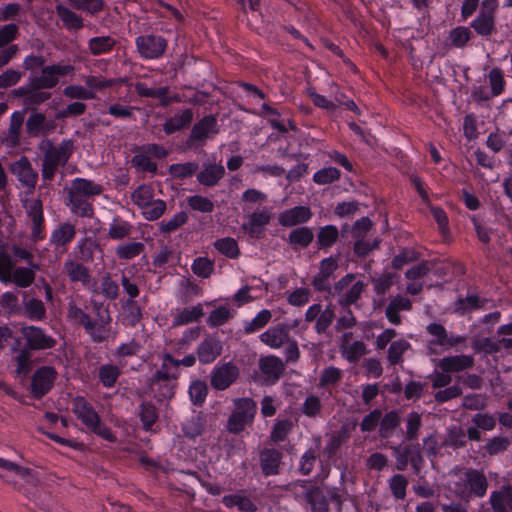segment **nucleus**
I'll use <instances>...</instances> for the list:
<instances>
[{"instance_id":"f257e3e1","label":"nucleus","mask_w":512,"mask_h":512,"mask_svg":"<svg viewBox=\"0 0 512 512\" xmlns=\"http://www.w3.org/2000/svg\"><path fill=\"white\" fill-rule=\"evenodd\" d=\"M289 486L295 500L310 512H329L330 502L338 510L342 508L344 489L335 486L321 487L309 480H296Z\"/></svg>"},{"instance_id":"f03ea898","label":"nucleus","mask_w":512,"mask_h":512,"mask_svg":"<svg viewBox=\"0 0 512 512\" xmlns=\"http://www.w3.org/2000/svg\"><path fill=\"white\" fill-rule=\"evenodd\" d=\"M20 333L25 346L20 348V340L16 339L11 350L16 353L13 357L16 365L15 373L26 377L33 368L32 352L53 349L57 345V340L44 328L35 325H23Z\"/></svg>"},{"instance_id":"7ed1b4c3","label":"nucleus","mask_w":512,"mask_h":512,"mask_svg":"<svg viewBox=\"0 0 512 512\" xmlns=\"http://www.w3.org/2000/svg\"><path fill=\"white\" fill-rule=\"evenodd\" d=\"M72 412L84 425L86 432L110 443L117 441V437L111 428L105 424L94 406L84 396H76L72 400Z\"/></svg>"},{"instance_id":"20e7f679","label":"nucleus","mask_w":512,"mask_h":512,"mask_svg":"<svg viewBox=\"0 0 512 512\" xmlns=\"http://www.w3.org/2000/svg\"><path fill=\"white\" fill-rule=\"evenodd\" d=\"M178 377L161 362L150 379L149 387L158 403L169 402L176 393Z\"/></svg>"},{"instance_id":"39448f33","label":"nucleus","mask_w":512,"mask_h":512,"mask_svg":"<svg viewBox=\"0 0 512 512\" xmlns=\"http://www.w3.org/2000/svg\"><path fill=\"white\" fill-rule=\"evenodd\" d=\"M235 409L231 413L227 421V429L229 432L239 434L245 430L247 425H251L254 421L257 404L252 398H238L235 400Z\"/></svg>"},{"instance_id":"423d86ee","label":"nucleus","mask_w":512,"mask_h":512,"mask_svg":"<svg viewBox=\"0 0 512 512\" xmlns=\"http://www.w3.org/2000/svg\"><path fill=\"white\" fill-rule=\"evenodd\" d=\"M58 373L53 366L38 367L31 377L30 393L36 400L42 399L54 387Z\"/></svg>"},{"instance_id":"0eeeda50","label":"nucleus","mask_w":512,"mask_h":512,"mask_svg":"<svg viewBox=\"0 0 512 512\" xmlns=\"http://www.w3.org/2000/svg\"><path fill=\"white\" fill-rule=\"evenodd\" d=\"M239 375L240 370L232 361L217 364L210 374L211 387L217 391H224L236 382Z\"/></svg>"},{"instance_id":"6e6552de","label":"nucleus","mask_w":512,"mask_h":512,"mask_svg":"<svg viewBox=\"0 0 512 512\" xmlns=\"http://www.w3.org/2000/svg\"><path fill=\"white\" fill-rule=\"evenodd\" d=\"M497 9V0H484L480 12L471 27L477 34L488 37L495 31V12Z\"/></svg>"},{"instance_id":"1a4fd4ad","label":"nucleus","mask_w":512,"mask_h":512,"mask_svg":"<svg viewBox=\"0 0 512 512\" xmlns=\"http://www.w3.org/2000/svg\"><path fill=\"white\" fill-rule=\"evenodd\" d=\"M135 44L139 55L148 60L161 57L167 48V40L154 34L138 36Z\"/></svg>"},{"instance_id":"9d476101","label":"nucleus","mask_w":512,"mask_h":512,"mask_svg":"<svg viewBox=\"0 0 512 512\" xmlns=\"http://www.w3.org/2000/svg\"><path fill=\"white\" fill-rule=\"evenodd\" d=\"M73 71L74 67L72 65H49L42 68L40 76L31 77V81L49 90L58 85L60 77L66 76Z\"/></svg>"},{"instance_id":"9b49d317","label":"nucleus","mask_w":512,"mask_h":512,"mask_svg":"<svg viewBox=\"0 0 512 512\" xmlns=\"http://www.w3.org/2000/svg\"><path fill=\"white\" fill-rule=\"evenodd\" d=\"M222 351V341L214 335H207L198 344L196 355L200 364L209 365L222 354Z\"/></svg>"},{"instance_id":"f8f14e48","label":"nucleus","mask_w":512,"mask_h":512,"mask_svg":"<svg viewBox=\"0 0 512 512\" xmlns=\"http://www.w3.org/2000/svg\"><path fill=\"white\" fill-rule=\"evenodd\" d=\"M218 133L217 119L213 115L205 116L203 119L194 124L188 143H203L208 138Z\"/></svg>"},{"instance_id":"ddd939ff","label":"nucleus","mask_w":512,"mask_h":512,"mask_svg":"<svg viewBox=\"0 0 512 512\" xmlns=\"http://www.w3.org/2000/svg\"><path fill=\"white\" fill-rule=\"evenodd\" d=\"M312 216L313 213L308 206L299 205L281 212L278 223L283 227H294L309 222Z\"/></svg>"},{"instance_id":"4468645a","label":"nucleus","mask_w":512,"mask_h":512,"mask_svg":"<svg viewBox=\"0 0 512 512\" xmlns=\"http://www.w3.org/2000/svg\"><path fill=\"white\" fill-rule=\"evenodd\" d=\"M110 322L111 318L109 315H107L106 319L101 316L98 320L90 317L82 327L93 343L101 344L109 337Z\"/></svg>"},{"instance_id":"2eb2a0df","label":"nucleus","mask_w":512,"mask_h":512,"mask_svg":"<svg viewBox=\"0 0 512 512\" xmlns=\"http://www.w3.org/2000/svg\"><path fill=\"white\" fill-rule=\"evenodd\" d=\"M283 454L276 448H264L259 453L260 468L265 477L280 473Z\"/></svg>"},{"instance_id":"dca6fc26","label":"nucleus","mask_w":512,"mask_h":512,"mask_svg":"<svg viewBox=\"0 0 512 512\" xmlns=\"http://www.w3.org/2000/svg\"><path fill=\"white\" fill-rule=\"evenodd\" d=\"M474 366V358L471 355L460 354L446 356L439 360L438 367L444 373H456L470 369Z\"/></svg>"},{"instance_id":"f3484780","label":"nucleus","mask_w":512,"mask_h":512,"mask_svg":"<svg viewBox=\"0 0 512 512\" xmlns=\"http://www.w3.org/2000/svg\"><path fill=\"white\" fill-rule=\"evenodd\" d=\"M465 483L472 496L482 498L486 495L488 481L482 471L474 468L467 469L465 472Z\"/></svg>"},{"instance_id":"a211bd4d","label":"nucleus","mask_w":512,"mask_h":512,"mask_svg":"<svg viewBox=\"0 0 512 512\" xmlns=\"http://www.w3.org/2000/svg\"><path fill=\"white\" fill-rule=\"evenodd\" d=\"M121 322L125 327H136L143 318V308L133 299L121 300Z\"/></svg>"},{"instance_id":"6ab92c4d","label":"nucleus","mask_w":512,"mask_h":512,"mask_svg":"<svg viewBox=\"0 0 512 512\" xmlns=\"http://www.w3.org/2000/svg\"><path fill=\"white\" fill-rule=\"evenodd\" d=\"M40 148L45 153V160H68L73 152L74 145L71 140H65L58 146L49 140H44Z\"/></svg>"},{"instance_id":"aec40b11","label":"nucleus","mask_w":512,"mask_h":512,"mask_svg":"<svg viewBox=\"0 0 512 512\" xmlns=\"http://www.w3.org/2000/svg\"><path fill=\"white\" fill-rule=\"evenodd\" d=\"M83 263L76 259H67L64 262L63 271L71 283L87 285L90 282V270Z\"/></svg>"},{"instance_id":"412c9836","label":"nucleus","mask_w":512,"mask_h":512,"mask_svg":"<svg viewBox=\"0 0 512 512\" xmlns=\"http://www.w3.org/2000/svg\"><path fill=\"white\" fill-rule=\"evenodd\" d=\"M489 503L493 512H512V486L502 485L500 489L492 491Z\"/></svg>"},{"instance_id":"4be33fe9","label":"nucleus","mask_w":512,"mask_h":512,"mask_svg":"<svg viewBox=\"0 0 512 512\" xmlns=\"http://www.w3.org/2000/svg\"><path fill=\"white\" fill-rule=\"evenodd\" d=\"M68 201L70 211L74 215L82 218H92L94 216V208L90 198L82 196L70 189Z\"/></svg>"},{"instance_id":"5701e85b","label":"nucleus","mask_w":512,"mask_h":512,"mask_svg":"<svg viewBox=\"0 0 512 512\" xmlns=\"http://www.w3.org/2000/svg\"><path fill=\"white\" fill-rule=\"evenodd\" d=\"M24 123V112L16 111L11 115L9 128L1 137V142L14 148L20 144V133Z\"/></svg>"},{"instance_id":"b1692460","label":"nucleus","mask_w":512,"mask_h":512,"mask_svg":"<svg viewBox=\"0 0 512 512\" xmlns=\"http://www.w3.org/2000/svg\"><path fill=\"white\" fill-rule=\"evenodd\" d=\"M259 368L265 378L272 383L278 381L285 371L283 361L273 355L262 357L259 361Z\"/></svg>"},{"instance_id":"393cba45","label":"nucleus","mask_w":512,"mask_h":512,"mask_svg":"<svg viewBox=\"0 0 512 512\" xmlns=\"http://www.w3.org/2000/svg\"><path fill=\"white\" fill-rule=\"evenodd\" d=\"M289 336L288 327L284 324H278L277 326L268 328L259 336V339L270 348L278 349L284 345Z\"/></svg>"},{"instance_id":"a878e982","label":"nucleus","mask_w":512,"mask_h":512,"mask_svg":"<svg viewBox=\"0 0 512 512\" xmlns=\"http://www.w3.org/2000/svg\"><path fill=\"white\" fill-rule=\"evenodd\" d=\"M487 300L477 294H468L466 297L459 296L454 302V312L465 316L473 311L483 309Z\"/></svg>"},{"instance_id":"bb28decb","label":"nucleus","mask_w":512,"mask_h":512,"mask_svg":"<svg viewBox=\"0 0 512 512\" xmlns=\"http://www.w3.org/2000/svg\"><path fill=\"white\" fill-rule=\"evenodd\" d=\"M76 228L70 222L60 223L50 235V244L56 248L66 247L75 237Z\"/></svg>"},{"instance_id":"cd10ccee","label":"nucleus","mask_w":512,"mask_h":512,"mask_svg":"<svg viewBox=\"0 0 512 512\" xmlns=\"http://www.w3.org/2000/svg\"><path fill=\"white\" fill-rule=\"evenodd\" d=\"M242 493L243 490L235 494H228L223 496L222 504L229 509L237 507V509L241 512H256L258 509L257 505L252 501L250 497L243 495Z\"/></svg>"},{"instance_id":"c85d7f7f","label":"nucleus","mask_w":512,"mask_h":512,"mask_svg":"<svg viewBox=\"0 0 512 512\" xmlns=\"http://www.w3.org/2000/svg\"><path fill=\"white\" fill-rule=\"evenodd\" d=\"M314 240L312 228L300 226L292 229L288 236V243L294 250L307 248Z\"/></svg>"},{"instance_id":"c756f323","label":"nucleus","mask_w":512,"mask_h":512,"mask_svg":"<svg viewBox=\"0 0 512 512\" xmlns=\"http://www.w3.org/2000/svg\"><path fill=\"white\" fill-rule=\"evenodd\" d=\"M224 174L225 169L221 165V162H209V165L198 173L197 180L200 184L211 187L216 185Z\"/></svg>"},{"instance_id":"7c9ffc66","label":"nucleus","mask_w":512,"mask_h":512,"mask_svg":"<svg viewBox=\"0 0 512 512\" xmlns=\"http://www.w3.org/2000/svg\"><path fill=\"white\" fill-rule=\"evenodd\" d=\"M339 229L332 224L319 228L317 232L316 244L319 250L328 251L339 239Z\"/></svg>"},{"instance_id":"2f4dec72","label":"nucleus","mask_w":512,"mask_h":512,"mask_svg":"<svg viewBox=\"0 0 512 512\" xmlns=\"http://www.w3.org/2000/svg\"><path fill=\"white\" fill-rule=\"evenodd\" d=\"M98 248V243L92 237L82 238L73 250L74 258L84 263H90L94 260V252Z\"/></svg>"},{"instance_id":"473e14b6","label":"nucleus","mask_w":512,"mask_h":512,"mask_svg":"<svg viewBox=\"0 0 512 512\" xmlns=\"http://www.w3.org/2000/svg\"><path fill=\"white\" fill-rule=\"evenodd\" d=\"M55 124L51 121L50 128H46V117L42 113L31 114L26 121V131L31 137L45 135L54 130Z\"/></svg>"},{"instance_id":"72a5a7b5","label":"nucleus","mask_w":512,"mask_h":512,"mask_svg":"<svg viewBox=\"0 0 512 512\" xmlns=\"http://www.w3.org/2000/svg\"><path fill=\"white\" fill-rule=\"evenodd\" d=\"M204 316V310L199 303L193 307H185L182 311L173 317L174 327L187 325L199 321Z\"/></svg>"},{"instance_id":"f704fd0d","label":"nucleus","mask_w":512,"mask_h":512,"mask_svg":"<svg viewBox=\"0 0 512 512\" xmlns=\"http://www.w3.org/2000/svg\"><path fill=\"white\" fill-rule=\"evenodd\" d=\"M206 424L203 414H193L191 417L186 418L182 423L183 434L189 439H195L200 436Z\"/></svg>"},{"instance_id":"c9c22d12","label":"nucleus","mask_w":512,"mask_h":512,"mask_svg":"<svg viewBox=\"0 0 512 512\" xmlns=\"http://www.w3.org/2000/svg\"><path fill=\"white\" fill-rule=\"evenodd\" d=\"M55 10L68 30H80L84 27L83 18L63 4L56 5Z\"/></svg>"},{"instance_id":"e433bc0d","label":"nucleus","mask_w":512,"mask_h":512,"mask_svg":"<svg viewBox=\"0 0 512 512\" xmlns=\"http://www.w3.org/2000/svg\"><path fill=\"white\" fill-rule=\"evenodd\" d=\"M198 360L196 353H191L183 357L182 359L174 358L170 353H164L162 355V363L166 364V367L172 371L178 378L180 377V367H193Z\"/></svg>"},{"instance_id":"4c0bfd02","label":"nucleus","mask_w":512,"mask_h":512,"mask_svg":"<svg viewBox=\"0 0 512 512\" xmlns=\"http://www.w3.org/2000/svg\"><path fill=\"white\" fill-rule=\"evenodd\" d=\"M321 447L320 438L315 440V447L307 449L299 460L298 472L303 476H309L314 469L318 451Z\"/></svg>"},{"instance_id":"58836bf2","label":"nucleus","mask_w":512,"mask_h":512,"mask_svg":"<svg viewBox=\"0 0 512 512\" xmlns=\"http://www.w3.org/2000/svg\"><path fill=\"white\" fill-rule=\"evenodd\" d=\"M193 120V112L190 109H185L179 114H175L173 117L169 118L163 129L166 134H172L176 131H179L185 127H188Z\"/></svg>"},{"instance_id":"ea45409f","label":"nucleus","mask_w":512,"mask_h":512,"mask_svg":"<svg viewBox=\"0 0 512 512\" xmlns=\"http://www.w3.org/2000/svg\"><path fill=\"white\" fill-rule=\"evenodd\" d=\"M121 373L117 365L102 364L98 368V380L104 388L111 389L116 385Z\"/></svg>"},{"instance_id":"a19ab883","label":"nucleus","mask_w":512,"mask_h":512,"mask_svg":"<svg viewBox=\"0 0 512 512\" xmlns=\"http://www.w3.org/2000/svg\"><path fill=\"white\" fill-rule=\"evenodd\" d=\"M116 44V39L111 36L93 37L88 41V50L93 56H99L112 51Z\"/></svg>"},{"instance_id":"79ce46f5","label":"nucleus","mask_w":512,"mask_h":512,"mask_svg":"<svg viewBox=\"0 0 512 512\" xmlns=\"http://www.w3.org/2000/svg\"><path fill=\"white\" fill-rule=\"evenodd\" d=\"M133 232V226L120 217H115L109 224L108 238L111 240H123L129 238Z\"/></svg>"},{"instance_id":"37998d69","label":"nucleus","mask_w":512,"mask_h":512,"mask_svg":"<svg viewBox=\"0 0 512 512\" xmlns=\"http://www.w3.org/2000/svg\"><path fill=\"white\" fill-rule=\"evenodd\" d=\"M24 315L31 321H42L46 318V307L44 303L37 298L23 300Z\"/></svg>"},{"instance_id":"c03bdc74","label":"nucleus","mask_w":512,"mask_h":512,"mask_svg":"<svg viewBox=\"0 0 512 512\" xmlns=\"http://www.w3.org/2000/svg\"><path fill=\"white\" fill-rule=\"evenodd\" d=\"M188 395L194 406H203L208 395L207 383L201 379L192 380L188 387Z\"/></svg>"},{"instance_id":"a18cd8bd","label":"nucleus","mask_w":512,"mask_h":512,"mask_svg":"<svg viewBox=\"0 0 512 512\" xmlns=\"http://www.w3.org/2000/svg\"><path fill=\"white\" fill-rule=\"evenodd\" d=\"M71 190L90 198L100 195L103 192V187L92 180L76 178L73 180Z\"/></svg>"},{"instance_id":"49530a36","label":"nucleus","mask_w":512,"mask_h":512,"mask_svg":"<svg viewBox=\"0 0 512 512\" xmlns=\"http://www.w3.org/2000/svg\"><path fill=\"white\" fill-rule=\"evenodd\" d=\"M366 284L358 280L352 284L350 289L346 292H343L338 298V304L342 309L347 308L353 304H356L357 301L361 298L362 293L364 292Z\"/></svg>"},{"instance_id":"de8ad7c7","label":"nucleus","mask_w":512,"mask_h":512,"mask_svg":"<svg viewBox=\"0 0 512 512\" xmlns=\"http://www.w3.org/2000/svg\"><path fill=\"white\" fill-rule=\"evenodd\" d=\"M272 313L268 309L260 310L250 321H244L243 332L246 335L253 334L263 329L271 320Z\"/></svg>"},{"instance_id":"09e8293b","label":"nucleus","mask_w":512,"mask_h":512,"mask_svg":"<svg viewBox=\"0 0 512 512\" xmlns=\"http://www.w3.org/2000/svg\"><path fill=\"white\" fill-rule=\"evenodd\" d=\"M138 415L145 431H150L158 420L157 408L149 401H144L139 405Z\"/></svg>"},{"instance_id":"8fccbe9b","label":"nucleus","mask_w":512,"mask_h":512,"mask_svg":"<svg viewBox=\"0 0 512 512\" xmlns=\"http://www.w3.org/2000/svg\"><path fill=\"white\" fill-rule=\"evenodd\" d=\"M52 94L47 89L40 87L31 81V89L26 101V109L36 111L38 106L51 98Z\"/></svg>"},{"instance_id":"3c124183","label":"nucleus","mask_w":512,"mask_h":512,"mask_svg":"<svg viewBox=\"0 0 512 512\" xmlns=\"http://www.w3.org/2000/svg\"><path fill=\"white\" fill-rule=\"evenodd\" d=\"M419 444H409L405 445L404 447L397 446L393 450V454L396 458V469L398 471H404L406 470L408 464L410 463L412 456L414 455L415 451L419 448Z\"/></svg>"},{"instance_id":"603ef678","label":"nucleus","mask_w":512,"mask_h":512,"mask_svg":"<svg viewBox=\"0 0 512 512\" xmlns=\"http://www.w3.org/2000/svg\"><path fill=\"white\" fill-rule=\"evenodd\" d=\"M144 249L145 245L142 242L121 243L115 248V255L119 260H131L139 256Z\"/></svg>"},{"instance_id":"864d4df0","label":"nucleus","mask_w":512,"mask_h":512,"mask_svg":"<svg viewBox=\"0 0 512 512\" xmlns=\"http://www.w3.org/2000/svg\"><path fill=\"white\" fill-rule=\"evenodd\" d=\"M214 248L229 259H237L240 256V249L236 239L232 237L219 238L214 242Z\"/></svg>"},{"instance_id":"5fc2aeb1","label":"nucleus","mask_w":512,"mask_h":512,"mask_svg":"<svg viewBox=\"0 0 512 512\" xmlns=\"http://www.w3.org/2000/svg\"><path fill=\"white\" fill-rule=\"evenodd\" d=\"M18 167V179L19 181L28 188H34L38 174L31 167V162H13V169Z\"/></svg>"},{"instance_id":"6e6d98bb","label":"nucleus","mask_w":512,"mask_h":512,"mask_svg":"<svg viewBox=\"0 0 512 512\" xmlns=\"http://www.w3.org/2000/svg\"><path fill=\"white\" fill-rule=\"evenodd\" d=\"M400 424V417L397 411L391 410L381 417L379 421V434L382 438L392 436L394 430Z\"/></svg>"},{"instance_id":"4d7b16f0","label":"nucleus","mask_w":512,"mask_h":512,"mask_svg":"<svg viewBox=\"0 0 512 512\" xmlns=\"http://www.w3.org/2000/svg\"><path fill=\"white\" fill-rule=\"evenodd\" d=\"M67 2L75 10L83 11L91 15L99 14L106 7L104 0H67Z\"/></svg>"},{"instance_id":"13d9d810","label":"nucleus","mask_w":512,"mask_h":512,"mask_svg":"<svg viewBox=\"0 0 512 512\" xmlns=\"http://www.w3.org/2000/svg\"><path fill=\"white\" fill-rule=\"evenodd\" d=\"M35 279V273L32 269L27 267H16L13 269L10 276V283H14L20 288L29 287Z\"/></svg>"},{"instance_id":"bf43d9fd","label":"nucleus","mask_w":512,"mask_h":512,"mask_svg":"<svg viewBox=\"0 0 512 512\" xmlns=\"http://www.w3.org/2000/svg\"><path fill=\"white\" fill-rule=\"evenodd\" d=\"M411 348V344L405 339L391 342L387 359L391 365H398L403 362V354Z\"/></svg>"},{"instance_id":"052dcab7","label":"nucleus","mask_w":512,"mask_h":512,"mask_svg":"<svg viewBox=\"0 0 512 512\" xmlns=\"http://www.w3.org/2000/svg\"><path fill=\"white\" fill-rule=\"evenodd\" d=\"M426 331L431 336L435 337V339H432L429 341V350L431 353H433L432 346L437 345L444 347L446 344V341L448 340V332L446 328L439 323H430L426 327Z\"/></svg>"},{"instance_id":"680f3d73","label":"nucleus","mask_w":512,"mask_h":512,"mask_svg":"<svg viewBox=\"0 0 512 512\" xmlns=\"http://www.w3.org/2000/svg\"><path fill=\"white\" fill-rule=\"evenodd\" d=\"M389 489L396 500H404L407 495L408 480L402 474H394L389 480Z\"/></svg>"},{"instance_id":"e2e57ef3","label":"nucleus","mask_w":512,"mask_h":512,"mask_svg":"<svg viewBox=\"0 0 512 512\" xmlns=\"http://www.w3.org/2000/svg\"><path fill=\"white\" fill-rule=\"evenodd\" d=\"M422 427V417L418 412L412 411L407 415L405 440L417 441Z\"/></svg>"},{"instance_id":"0e129e2a","label":"nucleus","mask_w":512,"mask_h":512,"mask_svg":"<svg viewBox=\"0 0 512 512\" xmlns=\"http://www.w3.org/2000/svg\"><path fill=\"white\" fill-rule=\"evenodd\" d=\"M293 424L290 419L277 420L270 432V439L273 443L283 442L292 430Z\"/></svg>"},{"instance_id":"69168bd1","label":"nucleus","mask_w":512,"mask_h":512,"mask_svg":"<svg viewBox=\"0 0 512 512\" xmlns=\"http://www.w3.org/2000/svg\"><path fill=\"white\" fill-rule=\"evenodd\" d=\"M367 352L366 345L363 341H354L350 344L342 345V354L350 363H356Z\"/></svg>"},{"instance_id":"338daca9","label":"nucleus","mask_w":512,"mask_h":512,"mask_svg":"<svg viewBox=\"0 0 512 512\" xmlns=\"http://www.w3.org/2000/svg\"><path fill=\"white\" fill-rule=\"evenodd\" d=\"M191 270L200 278H209L214 272V261L207 257H197L193 260Z\"/></svg>"},{"instance_id":"774afa93","label":"nucleus","mask_w":512,"mask_h":512,"mask_svg":"<svg viewBox=\"0 0 512 512\" xmlns=\"http://www.w3.org/2000/svg\"><path fill=\"white\" fill-rule=\"evenodd\" d=\"M472 36L469 28L464 26H459L452 29L448 35V41L451 46L455 48H463L469 42Z\"/></svg>"}]
</instances>
